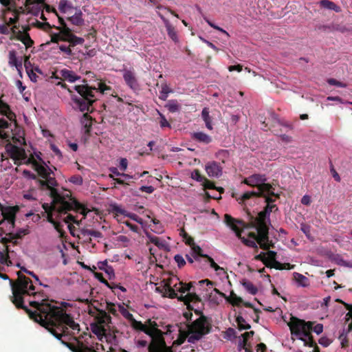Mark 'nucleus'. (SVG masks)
Masks as SVG:
<instances>
[{
  "label": "nucleus",
  "instance_id": "obj_61",
  "mask_svg": "<svg viewBox=\"0 0 352 352\" xmlns=\"http://www.w3.org/2000/svg\"><path fill=\"white\" fill-rule=\"evenodd\" d=\"M268 267L275 268L276 270H283V263L277 261L276 260L273 261L271 263H268Z\"/></svg>",
  "mask_w": 352,
  "mask_h": 352
},
{
  "label": "nucleus",
  "instance_id": "obj_52",
  "mask_svg": "<svg viewBox=\"0 0 352 352\" xmlns=\"http://www.w3.org/2000/svg\"><path fill=\"white\" fill-rule=\"evenodd\" d=\"M157 113H158V114L160 115V126L162 128H164V127L170 128V124L167 121V120L165 118V116L162 113H161L159 111H157Z\"/></svg>",
  "mask_w": 352,
  "mask_h": 352
},
{
  "label": "nucleus",
  "instance_id": "obj_63",
  "mask_svg": "<svg viewBox=\"0 0 352 352\" xmlns=\"http://www.w3.org/2000/svg\"><path fill=\"white\" fill-rule=\"evenodd\" d=\"M95 277L102 283L106 286H109V282L103 277L102 273L97 272L95 274Z\"/></svg>",
  "mask_w": 352,
  "mask_h": 352
},
{
  "label": "nucleus",
  "instance_id": "obj_16",
  "mask_svg": "<svg viewBox=\"0 0 352 352\" xmlns=\"http://www.w3.org/2000/svg\"><path fill=\"white\" fill-rule=\"evenodd\" d=\"M19 210V208L18 206H6V208L1 212L4 219H6L9 223H10L13 227L15 223L16 214Z\"/></svg>",
  "mask_w": 352,
  "mask_h": 352
},
{
  "label": "nucleus",
  "instance_id": "obj_46",
  "mask_svg": "<svg viewBox=\"0 0 352 352\" xmlns=\"http://www.w3.org/2000/svg\"><path fill=\"white\" fill-rule=\"evenodd\" d=\"M229 301L234 306H239L242 302H243V299L236 296L233 292L230 294V299Z\"/></svg>",
  "mask_w": 352,
  "mask_h": 352
},
{
  "label": "nucleus",
  "instance_id": "obj_41",
  "mask_svg": "<svg viewBox=\"0 0 352 352\" xmlns=\"http://www.w3.org/2000/svg\"><path fill=\"white\" fill-rule=\"evenodd\" d=\"M146 324V326L148 325V327H147V330L150 331V334H147L148 336H152L153 333H157V330H160L157 322L152 321L151 319L147 320Z\"/></svg>",
  "mask_w": 352,
  "mask_h": 352
},
{
  "label": "nucleus",
  "instance_id": "obj_9",
  "mask_svg": "<svg viewBox=\"0 0 352 352\" xmlns=\"http://www.w3.org/2000/svg\"><path fill=\"white\" fill-rule=\"evenodd\" d=\"M94 310L90 309L89 314L94 318V324L104 325L111 322V318L105 310L100 309L94 307Z\"/></svg>",
  "mask_w": 352,
  "mask_h": 352
},
{
  "label": "nucleus",
  "instance_id": "obj_20",
  "mask_svg": "<svg viewBox=\"0 0 352 352\" xmlns=\"http://www.w3.org/2000/svg\"><path fill=\"white\" fill-rule=\"evenodd\" d=\"M15 38L21 41L27 48L31 47L34 44V41L31 38L29 33L22 32L21 30H19L16 32V36Z\"/></svg>",
  "mask_w": 352,
  "mask_h": 352
},
{
  "label": "nucleus",
  "instance_id": "obj_32",
  "mask_svg": "<svg viewBox=\"0 0 352 352\" xmlns=\"http://www.w3.org/2000/svg\"><path fill=\"white\" fill-rule=\"evenodd\" d=\"M320 5L324 8L333 10L336 12H339L341 10L340 6H337L335 3L329 0H321L320 1Z\"/></svg>",
  "mask_w": 352,
  "mask_h": 352
},
{
  "label": "nucleus",
  "instance_id": "obj_13",
  "mask_svg": "<svg viewBox=\"0 0 352 352\" xmlns=\"http://www.w3.org/2000/svg\"><path fill=\"white\" fill-rule=\"evenodd\" d=\"M205 170L210 177H219L222 175V167L215 161L208 162L205 166Z\"/></svg>",
  "mask_w": 352,
  "mask_h": 352
},
{
  "label": "nucleus",
  "instance_id": "obj_4",
  "mask_svg": "<svg viewBox=\"0 0 352 352\" xmlns=\"http://www.w3.org/2000/svg\"><path fill=\"white\" fill-rule=\"evenodd\" d=\"M82 84L74 85L72 89H68L70 95L72 105L74 110L81 112H92L94 103L97 100L95 91L96 86L87 84V80L84 79Z\"/></svg>",
  "mask_w": 352,
  "mask_h": 352
},
{
  "label": "nucleus",
  "instance_id": "obj_42",
  "mask_svg": "<svg viewBox=\"0 0 352 352\" xmlns=\"http://www.w3.org/2000/svg\"><path fill=\"white\" fill-rule=\"evenodd\" d=\"M236 322L240 330L250 329L251 328V326L246 323L245 320L241 316L236 317Z\"/></svg>",
  "mask_w": 352,
  "mask_h": 352
},
{
  "label": "nucleus",
  "instance_id": "obj_58",
  "mask_svg": "<svg viewBox=\"0 0 352 352\" xmlns=\"http://www.w3.org/2000/svg\"><path fill=\"white\" fill-rule=\"evenodd\" d=\"M121 313L122 316L127 319L130 322L133 321L135 318L132 314H131L129 311H127L124 307H122Z\"/></svg>",
  "mask_w": 352,
  "mask_h": 352
},
{
  "label": "nucleus",
  "instance_id": "obj_45",
  "mask_svg": "<svg viewBox=\"0 0 352 352\" xmlns=\"http://www.w3.org/2000/svg\"><path fill=\"white\" fill-rule=\"evenodd\" d=\"M0 263L2 265H6L7 266L12 265V263L10 259V255L8 253H4L0 251Z\"/></svg>",
  "mask_w": 352,
  "mask_h": 352
},
{
  "label": "nucleus",
  "instance_id": "obj_22",
  "mask_svg": "<svg viewBox=\"0 0 352 352\" xmlns=\"http://www.w3.org/2000/svg\"><path fill=\"white\" fill-rule=\"evenodd\" d=\"M61 78L70 82H74L80 78V76L76 75L74 72L67 69L60 71Z\"/></svg>",
  "mask_w": 352,
  "mask_h": 352
},
{
  "label": "nucleus",
  "instance_id": "obj_19",
  "mask_svg": "<svg viewBox=\"0 0 352 352\" xmlns=\"http://www.w3.org/2000/svg\"><path fill=\"white\" fill-rule=\"evenodd\" d=\"M54 211H50L46 213L47 221L53 225L54 229L59 233L60 237H63L65 236V231L63 229V225L60 222L56 221L53 217V212Z\"/></svg>",
  "mask_w": 352,
  "mask_h": 352
},
{
  "label": "nucleus",
  "instance_id": "obj_50",
  "mask_svg": "<svg viewBox=\"0 0 352 352\" xmlns=\"http://www.w3.org/2000/svg\"><path fill=\"white\" fill-rule=\"evenodd\" d=\"M336 301L342 304L344 306V307L349 311V312L346 315V317H349V318H346V321H348L349 318H352V305L348 304L340 299H337Z\"/></svg>",
  "mask_w": 352,
  "mask_h": 352
},
{
  "label": "nucleus",
  "instance_id": "obj_34",
  "mask_svg": "<svg viewBox=\"0 0 352 352\" xmlns=\"http://www.w3.org/2000/svg\"><path fill=\"white\" fill-rule=\"evenodd\" d=\"M201 117L205 122L206 126L208 129L212 130V118L209 115V111L208 109L205 107L201 111Z\"/></svg>",
  "mask_w": 352,
  "mask_h": 352
},
{
  "label": "nucleus",
  "instance_id": "obj_33",
  "mask_svg": "<svg viewBox=\"0 0 352 352\" xmlns=\"http://www.w3.org/2000/svg\"><path fill=\"white\" fill-rule=\"evenodd\" d=\"M131 325L134 329L137 331H142L146 334H150V331L147 330L146 324H143L142 322L134 319L131 322Z\"/></svg>",
  "mask_w": 352,
  "mask_h": 352
},
{
  "label": "nucleus",
  "instance_id": "obj_29",
  "mask_svg": "<svg viewBox=\"0 0 352 352\" xmlns=\"http://www.w3.org/2000/svg\"><path fill=\"white\" fill-rule=\"evenodd\" d=\"M91 331L95 335H96L97 337L100 340H102V336L105 335L106 329H105L104 325L91 323Z\"/></svg>",
  "mask_w": 352,
  "mask_h": 352
},
{
  "label": "nucleus",
  "instance_id": "obj_21",
  "mask_svg": "<svg viewBox=\"0 0 352 352\" xmlns=\"http://www.w3.org/2000/svg\"><path fill=\"white\" fill-rule=\"evenodd\" d=\"M157 290L163 294V296H168L170 298H179L176 293V289H173L169 284L166 283L162 288L157 287Z\"/></svg>",
  "mask_w": 352,
  "mask_h": 352
},
{
  "label": "nucleus",
  "instance_id": "obj_5",
  "mask_svg": "<svg viewBox=\"0 0 352 352\" xmlns=\"http://www.w3.org/2000/svg\"><path fill=\"white\" fill-rule=\"evenodd\" d=\"M267 177L265 175L254 174L250 177L245 178L243 183L250 186L257 188V191H248L245 192L241 198V202L253 197H260V196H265L268 194L274 195L273 187L270 184H266Z\"/></svg>",
  "mask_w": 352,
  "mask_h": 352
},
{
  "label": "nucleus",
  "instance_id": "obj_31",
  "mask_svg": "<svg viewBox=\"0 0 352 352\" xmlns=\"http://www.w3.org/2000/svg\"><path fill=\"white\" fill-rule=\"evenodd\" d=\"M294 280L297 282L299 286L307 287L309 285V280L304 275L294 272L293 274Z\"/></svg>",
  "mask_w": 352,
  "mask_h": 352
},
{
  "label": "nucleus",
  "instance_id": "obj_35",
  "mask_svg": "<svg viewBox=\"0 0 352 352\" xmlns=\"http://www.w3.org/2000/svg\"><path fill=\"white\" fill-rule=\"evenodd\" d=\"M241 284L243 287L252 295H255L258 292V289L254 284L248 280L243 279L241 281Z\"/></svg>",
  "mask_w": 352,
  "mask_h": 352
},
{
  "label": "nucleus",
  "instance_id": "obj_53",
  "mask_svg": "<svg viewBox=\"0 0 352 352\" xmlns=\"http://www.w3.org/2000/svg\"><path fill=\"white\" fill-rule=\"evenodd\" d=\"M174 260L175 261V262L177 263V266L179 267V268H182V267H184L185 265H186V261L185 259L184 258V257L180 255V254H176L175 256H174Z\"/></svg>",
  "mask_w": 352,
  "mask_h": 352
},
{
  "label": "nucleus",
  "instance_id": "obj_55",
  "mask_svg": "<svg viewBox=\"0 0 352 352\" xmlns=\"http://www.w3.org/2000/svg\"><path fill=\"white\" fill-rule=\"evenodd\" d=\"M327 82L330 85H335V86H337L338 87H346V84H345L344 82H342L340 81H338V80H337L335 78H329V79H328L327 80Z\"/></svg>",
  "mask_w": 352,
  "mask_h": 352
},
{
  "label": "nucleus",
  "instance_id": "obj_44",
  "mask_svg": "<svg viewBox=\"0 0 352 352\" xmlns=\"http://www.w3.org/2000/svg\"><path fill=\"white\" fill-rule=\"evenodd\" d=\"M207 259V261H208L210 263V267L214 269V271L220 273V272H223V273H226L225 272V270L220 267L219 265H218L213 260L212 258H211L210 256H209L208 255H207V256H206V258Z\"/></svg>",
  "mask_w": 352,
  "mask_h": 352
},
{
  "label": "nucleus",
  "instance_id": "obj_24",
  "mask_svg": "<svg viewBox=\"0 0 352 352\" xmlns=\"http://www.w3.org/2000/svg\"><path fill=\"white\" fill-rule=\"evenodd\" d=\"M192 138L199 142L208 144L212 142V138L203 132H195L192 134Z\"/></svg>",
  "mask_w": 352,
  "mask_h": 352
},
{
  "label": "nucleus",
  "instance_id": "obj_7",
  "mask_svg": "<svg viewBox=\"0 0 352 352\" xmlns=\"http://www.w3.org/2000/svg\"><path fill=\"white\" fill-rule=\"evenodd\" d=\"M34 170L38 175L43 179L38 180V183L41 189L56 188L58 182L54 177H51V174H54L53 171L47 166H45L39 163H35Z\"/></svg>",
  "mask_w": 352,
  "mask_h": 352
},
{
  "label": "nucleus",
  "instance_id": "obj_3",
  "mask_svg": "<svg viewBox=\"0 0 352 352\" xmlns=\"http://www.w3.org/2000/svg\"><path fill=\"white\" fill-rule=\"evenodd\" d=\"M49 190L52 201L51 204L47 203L42 204V208L45 210L44 213L56 211L57 212L56 219H60L62 214L74 210L82 214L84 218L86 217L89 210L72 196L70 191L67 190L59 191L57 188H52Z\"/></svg>",
  "mask_w": 352,
  "mask_h": 352
},
{
  "label": "nucleus",
  "instance_id": "obj_48",
  "mask_svg": "<svg viewBox=\"0 0 352 352\" xmlns=\"http://www.w3.org/2000/svg\"><path fill=\"white\" fill-rule=\"evenodd\" d=\"M191 177L199 182H203L206 179V177L203 176L197 169H195L192 172Z\"/></svg>",
  "mask_w": 352,
  "mask_h": 352
},
{
  "label": "nucleus",
  "instance_id": "obj_40",
  "mask_svg": "<svg viewBox=\"0 0 352 352\" xmlns=\"http://www.w3.org/2000/svg\"><path fill=\"white\" fill-rule=\"evenodd\" d=\"M81 234L83 236H91L96 238H102V234L98 230H89V229H82L81 230Z\"/></svg>",
  "mask_w": 352,
  "mask_h": 352
},
{
  "label": "nucleus",
  "instance_id": "obj_51",
  "mask_svg": "<svg viewBox=\"0 0 352 352\" xmlns=\"http://www.w3.org/2000/svg\"><path fill=\"white\" fill-rule=\"evenodd\" d=\"M69 181L71 183H72L74 184H76V185H78V186L82 185V183H83L82 177L80 175H74L72 176L69 179Z\"/></svg>",
  "mask_w": 352,
  "mask_h": 352
},
{
  "label": "nucleus",
  "instance_id": "obj_2",
  "mask_svg": "<svg viewBox=\"0 0 352 352\" xmlns=\"http://www.w3.org/2000/svg\"><path fill=\"white\" fill-rule=\"evenodd\" d=\"M269 217L270 214L263 209L250 223L234 219L228 214L224 215V222L245 245L257 248L258 243L261 249L268 250L274 248V243L269 239V228L266 223Z\"/></svg>",
  "mask_w": 352,
  "mask_h": 352
},
{
  "label": "nucleus",
  "instance_id": "obj_49",
  "mask_svg": "<svg viewBox=\"0 0 352 352\" xmlns=\"http://www.w3.org/2000/svg\"><path fill=\"white\" fill-rule=\"evenodd\" d=\"M96 89H97L95 91V94L98 92L104 94L106 91L111 90V87L102 82H98V87H96Z\"/></svg>",
  "mask_w": 352,
  "mask_h": 352
},
{
  "label": "nucleus",
  "instance_id": "obj_39",
  "mask_svg": "<svg viewBox=\"0 0 352 352\" xmlns=\"http://www.w3.org/2000/svg\"><path fill=\"white\" fill-rule=\"evenodd\" d=\"M29 233H30V230L28 228H21V229L18 230L15 234L8 233L7 235H8L9 236H12V239H21L23 237V236L27 235Z\"/></svg>",
  "mask_w": 352,
  "mask_h": 352
},
{
  "label": "nucleus",
  "instance_id": "obj_38",
  "mask_svg": "<svg viewBox=\"0 0 352 352\" xmlns=\"http://www.w3.org/2000/svg\"><path fill=\"white\" fill-rule=\"evenodd\" d=\"M192 250L194 259L196 261H199L200 257L206 258V256H207V254L202 253V250L199 245H197L195 244L193 245L192 247Z\"/></svg>",
  "mask_w": 352,
  "mask_h": 352
},
{
  "label": "nucleus",
  "instance_id": "obj_26",
  "mask_svg": "<svg viewBox=\"0 0 352 352\" xmlns=\"http://www.w3.org/2000/svg\"><path fill=\"white\" fill-rule=\"evenodd\" d=\"M76 8H74L72 3L69 2L67 0H60L58 4V9L62 13L72 14V11L74 10Z\"/></svg>",
  "mask_w": 352,
  "mask_h": 352
},
{
  "label": "nucleus",
  "instance_id": "obj_27",
  "mask_svg": "<svg viewBox=\"0 0 352 352\" xmlns=\"http://www.w3.org/2000/svg\"><path fill=\"white\" fill-rule=\"evenodd\" d=\"M9 64L11 66H14L16 69L20 72L22 69V62L20 60H18V58L16 57V53L14 50H11L9 52Z\"/></svg>",
  "mask_w": 352,
  "mask_h": 352
},
{
  "label": "nucleus",
  "instance_id": "obj_11",
  "mask_svg": "<svg viewBox=\"0 0 352 352\" xmlns=\"http://www.w3.org/2000/svg\"><path fill=\"white\" fill-rule=\"evenodd\" d=\"M58 22L60 23V27H56L54 25L53 28H56V30H58L60 32L58 33H53L51 34V42L54 43H57L60 41H64L63 38H66V36H65V34H66L65 32L67 25L63 18L60 16H58Z\"/></svg>",
  "mask_w": 352,
  "mask_h": 352
},
{
  "label": "nucleus",
  "instance_id": "obj_15",
  "mask_svg": "<svg viewBox=\"0 0 352 352\" xmlns=\"http://www.w3.org/2000/svg\"><path fill=\"white\" fill-rule=\"evenodd\" d=\"M158 16L161 18L162 21L164 23V25L166 28L167 34L169 38L174 41L175 43L179 42V38L177 36V32L175 30V28L171 25L170 21L166 19L164 15H162L160 12H157Z\"/></svg>",
  "mask_w": 352,
  "mask_h": 352
},
{
  "label": "nucleus",
  "instance_id": "obj_25",
  "mask_svg": "<svg viewBox=\"0 0 352 352\" xmlns=\"http://www.w3.org/2000/svg\"><path fill=\"white\" fill-rule=\"evenodd\" d=\"M110 212L114 215L118 221H121V219L119 218L120 215L126 217V214H127V211L116 204L110 206Z\"/></svg>",
  "mask_w": 352,
  "mask_h": 352
},
{
  "label": "nucleus",
  "instance_id": "obj_59",
  "mask_svg": "<svg viewBox=\"0 0 352 352\" xmlns=\"http://www.w3.org/2000/svg\"><path fill=\"white\" fill-rule=\"evenodd\" d=\"M271 248H272L271 247ZM270 248L267 250V252H266V255L267 256V261H269L270 262H272L273 261L276 260V252L272 250H270Z\"/></svg>",
  "mask_w": 352,
  "mask_h": 352
},
{
  "label": "nucleus",
  "instance_id": "obj_56",
  "mask_svg": "<svg viewBox=\"0 0 352 352\" xmlns=\"http://www.w3.org/2000/svg\"><path fill=\"white\" fill-rule=\"evenodd\" d=\"M70 47H71L70 45L66 46L65 45H60L58 46V49L61 52H64L67 56H70L73 55V52H72V50H71Z\"/></svg>",
  "mask_w": 352,
  "mask_h": 352
},
{
  "label": "nucleus",
  "instance_id": "obj_54",
  "mask_svg": "<svg viewBox=\"0 0 352 352\" xmlns=\"http://www.w3.org/2000/svg\"><path fill=\"white\" fill-rule=\"evenodd\" d=\"M105 309L113 315L116 316L117 314V310L116 308V305L113 302H106Z\"/></svg>",
  "mask_w": 352,
  "mask_h": 352
},
{
  "label": "nucleus",
  "instance_id": "obj_8",
  "mask_svg": "<svg viewBox=\"0 0 352 352\" xmlns=\"http://www.w3.org/2000/svg\"><path fill=\"white\" fill-rule=\"evenodd\" d=\"M6 150L10 158L14 160V161L25 160L27 157L24 148L11 143H8L6 145Z\"/></svg>",
  "mask_w": 352,
  "mask_h": 352
},
{
  "label": "nucleus",
  "instance_id": "obj_18",
  "mask_svg": "<svg viewBox=\"0 0 352 352\" xmlns=\"http://www.w3.org/2000/svg\"><path fill=\"white\" fill-rule=\"evenodd\" d=\"M178 300L179 301L184 302L187 305V308L189 310L193 309V308L190 305V302H199L201 301L200 297L195 293H188L184 296H180L178 298Z\"/></svg>",
  "mask_w": 352,
  "mask_h": 352
},
{
  "label": "nucleus",
  "instance_id": "obj_60",
  "mask_svg": "<svg viewBox=\"0 0 352 352\" xmlns=\"http://www.w3.org/2000/svg\"><path fill=\"white\" fill-rule=\"evenodd\" d=\"M318 342L324 347H327L332 342V341L327 337H322L319 339Z\"/></svg>",
  "mask_w": 352,
  "mask_h": 352
},
{
  "label": "nucleus",
  "instance_id": "obj_47",
  "mask_svg": "<svg viewBox=\"0 0 352 352\" xmlns=\"http://www.w3.org/2000/svg\"><path fill=\"white\" fill-rule=\"evenodd\" d=\"M28 62V58L25 57V60L24 65L26 68L27 73H28L30 80L32 82H36L38 76L36 74V73L34 72V71L33 69H32L30 71L28 70V68L27 66Z\"/></svg>",
  "mask_w": 352,
  "mask_h": 352
},
{
  "label": "nucleus",
  "instance_id": "obj_30",
  "mask_svg": "<svg viewBox=\"0 0 352 352\" xmlns=\"http://www.w3.org/2000/svg\"><path fill=\"white\" fill-rule=\"evenodd\" d=\"M150 243H153L160 249H164L166 247V241L158 236L147 234H146Z\"/></svg>",
  "mask_w": 352,
  "mask_h": 352
},
{
  "label": "nucleus",
  "instance_id": "obj_64",
  "mask_svg": "<svg viewBox=\"0 0 352 352\" xmlns=\"http://www.w3.org/2000/svg\"><path fill=\"white\" fill-rule=\"evenodd\" d=\"M120 168L122 171H125L128 166V161L126 158H121L120 160Z\"/></svg>",
  "mask_w": 352,
  "mask_h": 352
},
{
  "label": "nucleus",
  "instance_id": "obj_6",
  "mask_svg": "<svg viewBox=\"0 0 352 352\" xmlns=\"http://www.w3.org/2000/svg\"><path fill=\"white\" fill-rule=\"evenodd\" d=\"M195 312L196 314H200L201 316L188 325V341L190 343H195L199 340L204 336L209 333L212 329L210 322L202 312L197 310H195Z\"/></svg>",
  "mask_w": 352,
  "mask_h": 352
},
{
  "label": "nucleus",
  "instance_id": "obj_28",
  "mask_svg": "<svg viewBox=\"0 0 352 352\" xmlns=\"http://www.w3.org/2000/svg\"><path fill=\"white\" fill-rule=\"evenodd\" d=\"M85 112L81 118V123L85 128V133L89 134L92 126V118L89 115V112Z\"/></svg>",
  "mask_w": 352,
  "mask_h": 352
},
{
  "label": "nucleus",
  "instance_id": "obj_1",
  "mask_svg": "<svg viewBox=\"0 0 352 352\" xmlns=\"http://www.w3.org/2000/svg\"><path fill=\"white\" fill-rule=\"evenodd\" d=\"M16 274L17 278L15 280H10V285L12 293L10 300L17 309H23L30 318L44 327L72 352H97L93 348L85 345L76 337L74 339L76 341V344L67 341L70 339L69 335L78 333L80 329L73 317L63 309L51 305L47 299H42L41 302H29L30 305L35 308L36 311H32L24 305V296L36 297L39 294L34 292L35 287L30 278L23 274L21 271L17 272Z\"/></svg>",
  "mask_w": 352,
  "mask_h": 352
},
{
  "label": "nucleus",
  "instance_id": "obj_36",
  "mask_svg": "<svg viewBox=\"0 0 352 352\" xmlns=\"http://www.w3.org/2000/svg\"><path fill=\"white\" fill-rule=\"evenodd\" d=\"M165 107L167 108L170 113L178 112L181 109V105L176 100H169L165 105Z\"/></svg>",
  "mask_w": 352,
  "mask_h": 352
},
{
  "label": "nucleus",
  "instance_id": "obj_23",
  "mask_svg": "<svg viewBox=\"0 0 352 352\" xmlns=\"http://www.w3.org/2000/svg\"><path fill=\"white\" fill-rule=\"evenodd\" d=\"M262 197L265 198V202L267 203L266 206L265 207L264 210H266L270 214L273 211V210H277L278 208L275 204H273L275 201V199H273L272 197H275L276 198H278L279 195L278 194H275L274 195L272 194L266 195L265 196H261Z\"/></svg>",
  "mask_w": 352,
  "mask_h": 352
},
{
  "label": "nucleus",
  "instance_id": "obj_17",
  "mask_svg": "<svg viewBox=\"0 0 352 352\" xmlns=\"http://www.w3.org/2000/svg\"><path fill=\"white\" fill-rule=\"evenodd\" d=\"M66 38H63L64 41L69 42V45L72 47L76 46L77 45H82L85 40L81 37H78L72 33V30L69 28H66Z\"/></svg>",
  "mask_w": 352,
  "mask_h": 352
},
{
  "label": "nucleus",
  "instance_id": "obj_62",
  "mask_svg": "<svg viewBox=\"0 0 352 352\" xmlns=\"http://www.w3.org/2000/svg\"><path fill=\"white\" fill-rule=\"evenodd\" d=\"M311 330L314 331L316 334L319 335L323 331V325L322 324H317L314 327L312 326V328L309 330L310 331ZM311 333V332H309Z\"/></svg>",
  "mask_w": 352,
  "mask_h": 352
},
{
  "label": "nucleus",
  "instance_id": "obj_37",
  "mask_svg": "<svg viewBox=\"0 0 352 352\" xmlns=\"http://www.w3.org/2000/svg\"><path fill=\"white\" fill-rule=\"evenodd\" d=\"M64 222L68 224V228L72 234H73L72 230L74 228L73 225L69 223L70 222H73L74 223L79 226L80 224L81 221H78L74 216L71 214H69L65 218L63 219Z\"/></svg>",
  "mask_w": 352,
  "mask_h": 352
},
{
  "label": "nucleus",
  "instance_id": "obj_14",
  "mask_svg": "<svg viewBox=\"0 0 352 352\" xmlns=\"http://www.w3.org/2000/svg\"><path fill=\"white\" fill-rule=\"evenodd\" d=\"M82 12L78 8H75L74 11H72V14H69L67 16V20L69 21L72 25L82 27L85 24V20L82 18Z\"/></svg>",
  "mask_w": 352,
  "mask_h": 352
},
{
  "label": "nucleus",
  "instance_id": "obj_57",
  "mask_svg": "<svg viewBox=\"0 0 352 352\" xmlns=\"http://www.w3.org/2000/svg\"><path fill=\"white\" fill-rule=\"evenodd\" d=\"M202 186H204V189H214V188H216V186H215L214 182L210 181L206 177L202 182Z\"/></svg>",
  "mask_w": 352,
  "mask_h": 352
},
{
  "label": "nucleus",
  "instance_id": "obj_10",
  "mask_svg": "<svg viewBox=\"0 0 352 352\" xmlns=\"http://www.w3.org/2000/svg\"><path fill=\"white\" fill-rule=\"evenodd\" d=\"M123 78L126 85L134 91L140 90V84L135 74L130 69H126L123 73Z\"/></svg>",
  "mask_w": 352,
  "mask_h": 352
},
{
  "label": "nucleus",
  "instance_id": "obj_43",
  "mask_svg": "<svg viewBox=\"0 0 352 352\" xmlns=\"http://www.w3.org/2000/svg\"><path fill=\"white\" fill-rule=\"evenodd\" d=\"M176 288V290L180 293H185L186 292H189L192 287V283H189L188 284H184L182 282L179 283V287L177 286V284L174 285Z\"/></svg>",
  "mask_w": 352,
  "mask_h": 352
},
{
  "label": "nucleus",
  "instance_id": "obj_12",
  "mask_svg": "<svg viewBox=\"0 0 352 352\" xmlns=\"http://www.w3.org/2000/svg\"><path fill=\"white\" fill-rule=\"evenodd\" d=\"M23 5L29 13L37 16L43 8L44 0H24Z\"/></svg>",
  "mask_w": 352,
  "mask_h": 352
}]
</instances>
